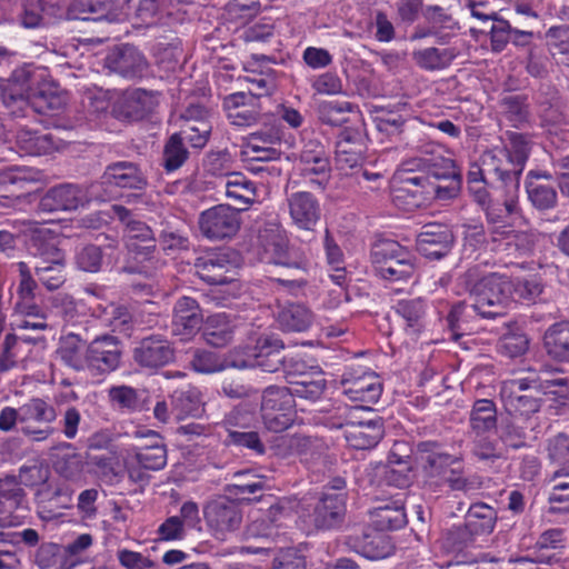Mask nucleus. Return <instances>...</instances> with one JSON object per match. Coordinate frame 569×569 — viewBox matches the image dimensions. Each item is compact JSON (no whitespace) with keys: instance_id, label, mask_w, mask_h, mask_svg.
I'll use <instances>...</instances> for the list:
<instances>
[{"instance_id":"nucleus-33","label":"nucleus","mask_w":569,"mask_h":569,"mask_svg":"<svg viewBox=\"0 0 569 569\" xmlns=\"http://www.w3.org/2000/svg\"><path fill=\"white\" fill-rule=\"evenodd\" d=\"M170 406L177 419L196 417L202 411L201 392L192 386L177 389L170 396Z\"/></svg>"},{"instance_id":"nucleus-35","label":"nucleus","mask_w":569,"mask_h":569,"mask_svg":"<svg viewBox=\"0 0 569 569\" xmlns=\"http://www.w3.org/2000/svg\"><path fill=\"white\" fill-rule=\"evenodd\" d=\"M159 103V97L152 91L133 89L126 93L123 110L128 118L140 120L151 113Z\"/></svg>"},{"instance_id":"nucleus-8","label":"nucleus","mask_w":569,"mask_h":569,"mask_svg":"<svg viewBox=\"0 0 569 569\" xmlns=\"http://www.w3.org/2000/svg\"><path fill=\"white\" fill-rule=\"evenodd\" d=\"M132 358L142 369L158 370L174 361L176 350L167 337L152 333L137 342Z\"/></svg>"},{"instance_id":"nucleus-11","label":"nucleus","mask_w":569,"mask_h":569,"mask_svg":"<svg viewBox=\"0 0 569 569\" xmlns=\"http://www.w3.org/2000/svg\"><path fill=\"white\" fill-rule=\"evenodd\" d=\"M241 263L239 251L224 253H212L208 257L198 258L196 267L201 279L210 284H222L230 282L232 278L227 273L237 269Z\"/></svg>"},{"instance_id":"nucleus-36","label":"nucleus","mask_w":569,"mask_h":569,"mask_svg":"<svg viewBox=\"0 0 569 569\" xmlns=\"http://www.w3.org/2000/svg\"><path fill=\"white\" fill-rule=\"evenodd\" d=\"M565 531L560 528H552L543 531L531 548L536 561L552 565L559 561L556 549L565 547Z\"/></svg>"},{"instance_id":"nucleus-24","label":"nucleus","mask_w":569,"mask_h":569,"mask_svg":"<svg viewBox=\"0 0 569 569\" xmlns=\"http://www.w3.org/2000/svg\"><path fill=\"white\" fill-rule=\"evenodd\" d=\"M383 435V422L380 417L367 419L363 425L352 426L343 431L347 445L357 450L375 448Z\"/></svg>"},{"instance_id":"nucleus-5","label":"nucleus","mask_w":569,"mask_h":569,"mask_svg":"<svg viewBox=\"0 0 569 569\" xmlns=\"http://www.w3.org/2000/svg\"><path fill=\"white\" fill-rule=\"evenodd\" d=\"M20 432L29 440L41 442L50 438L56 429L51 426L58 413L53 405L42 398H31L21 406Z\"/></svg>"},{"instance_id":"nucleus-60","label":"nucleus","mask_w":569,"mask_h":569,"mask_svg":"<svg viewBox=\"0 0 569 569\" xmlns=\"http://www.w3.org/2000/svg\"><path fill=\"white\" fill-rule=\"evenodd\" d=\"M547 457L557 468L569 465V435L559 432L549 438L546 445Z\"/></svg>"},{"instance_id":"nucleus-53","label":"nucleus","mask_w":569,"mask_h":569,"mask_svg":"<svg viewBox=\"0 0 569 569\" xmlns=\"http://www.w3.org/2000/svg\"><path fill=\"white\" fill-rule=\"evenodd\" d=\"M152 251H123L122 264L119 270L126 273L151 274L153 262Z\"/></svg>"},{"instance_id":"nucleus-4","label":"nucleus","mask_w":569,"mask_h":569,"mask_svg":"<svg viewBox=\"0 0 569 569\" xmlns=\"http://www.w3.org/2000/svg\"><path fill=\"white\" fill-rule=\"evenodd\" d=\"M296 403L287 387L269 386L261 393L260 415L264 427L272 432H282L295 421Z\"/></svg>"},{"instance_id":"nucleus-23","label":"nucleus","mask_w":569,"mask_h":569,"mask_svg":"<svg viewBox=\"0 0 569 569\" xmlns=\"http://www.w3.org/2000/svg\"><path fill=\"white\" fill-rule=\"evenodd\" d=\"M343 392L355 401L375 403L381 396L382 386L372 372H366L359 377L345 373L341 380Z\"/></svg>"},{"instance_id":"nucleus-18","label":"nucleus","mask_w":569,"mask_h":569,"mask_svg":"<svg viewBox=\"0 0 569 569\" xmlns=\"http://www.w3.org/2000/svg\"><path fill=\"white\" fill-rule=\"evenodd\" d=\"M407 251H370V258L373 263L377 276L397 281L411 277L413 264L410 258L403 257Z\"/></svg>"},{"instance_id":"nucleus-37","label":"nucleus","mask_w":569,"mask_h":569,"mask_svg":"<svg viewBox=\"0 0 569 569\" xmlns=\"http://www.w3.org/2000/svg\"><path fill=\"white\" fill-rule=\"evenodd\" d=\"M395 312L406 321V332L418 336L425 328L426 305L420 298L399 300L393 306Z\"/></svg>"},{"instance_id":"nucleus-45","label":"nucleus","mask_w":569,"mask_h":569,"mask_svg":"<svg viewBox=\"0 0 569 569\" xmlns=\"http://www.w3.org/2000/svg\"><path fill=\"white\" fill-rule=\"evenodd\" d=\"M530 345L528 336L518 327L508 328L498 341V351L508 358H518L523 356Z\"/></svg>"},{"instance_id":"nucleus-14","label":"nucleus","mask_w":569,"mask_h":569,"mask_svg":"<svg viewBox=\"0 0 569 569\" xmlns=\"http://www.w3.org/2000/svg\"><path fill=\"white\" fill-rule=\"evenodd\" d=\"M209 111L201 104H190L181 114V132L192 148L202 149L211 132Z\"/></svg>"},{"instance_id":"nucleus-51","label":"nucleus","mask_w":569,"mask_h":569,"mask_svg":"<svg viewBox=\"0 0 569 569\" xmlns=\"http://www.w3.org/2000/svg\"><path fill=\"white\" fill-rule=\"evenodd\" d=\"M455 54L448 50L426 48L413 52V59L418 66L428 70L443 69L453 60Z\"/></svg>"},{"instance_id":"nucleus-39","label":"nucleus","mask_w":569,"mask_h":569,"mask_svg":"<svg viewBox=\"0 0 569 569\" xmlns=\"http://www.w3.org/2000/svg\"><path fill=\"white\" fill-rule=\"evenodd\" d=\"M372 526L381 532L399 530L407 523V515L402 506L386 503L370 512Z\"/></svg>"},{"instance_id":"nucleus-49","label":"nucleus","mask_w":569,"mask_h":569,"mask_svg":"<svg viewBox=\"0 0 569 569\" xmlns=\"http://www.w3.org/2000/svg\"><path fill=\"white\" fill-rule=\"evenodd\" d=\"M526 190L528 199L532 206L539 210H548L557 204V191L548 183L532 180L527 182Z\"/></svg>"},{"instance_id":"nucleus-15","label":"nucleus","mask_w":569,"mask_h":569,"mask_svg":"<svg viewBox=\"0 0 569 569\" xmlns=\"http://www.w3.org/2000/svg\"><path fill=\"white\" fill-rule=\"evenodd\" d=\"M485 171L495 174L499 180L510 183L512 190L519 187V176L522 170L511 158L507 147H495L481 157Z\"/></svg>"},{"instance_id":"nucleus-30","label":"nucleus","mask_w":569,"mask_h":569,"mask_svg":"<svg viewBox=\"0 0 569 569\" xmlns=\"http://www.w3.org/2000/svg\"><path fill=\"white\" fill-rule=\"evenodd\" d=\"M32 471H39L37 466H22L19 469V476L8 475L0 478V500L10 502L12 509L22 506L26 498V491L20 487L21 483L32 486L34 482L27 479L26 476Z\"/></svg>"},{"instance_id":"nucleus-7","label":"nucleus","mask_w":569,"mask_h":569,"mask_svg":"<svg viewBox=\"0 0 569 569\" xmlns=\"http://www.w3.org/2000/svg\"><path fill=\"white\" fill-rule=\"evenodd\" d=\"M123 346L118 337L98 336L87 345L86 368L99 375L110 373L120 367Z\"/></svg>"},{"instance_id":"nucleus-41","label":"nucleus","mask_w":569,"mask_h":569,"mask_svg":"<svg viewBox=\"0 0 569 569\" xmlns=\"http://www.w3.org/2000/svg\"><path fill=\"white\" fill-rule=\"evenodd\" d=\"M540 396L541 395L537 393H518L513 391L506 395L505 391V408L511 417H529L539 411L541 407Z\"/></svg>"},{"instance_id":"nucleus-27","label":"nucleus","mask_w":569,"mask_h":569,"mask_svg":"<svg viewBox=\"0 0 569 569\" xmlns=\"http://www.w3.org/2000/svg\"><path fill=\"white\" fill-rule=\"evenodd\" d=\"M110 68L126 78L141 77L147 69L143 54L134 47L123 46L108 57Z\"/></svg>"},{"instance_id":"nucleus-34","label":"nucleus","mask_w":569,"mask_h":569,"mask_svg":"<svg viewBox=\"0 0 569 569\" xmlns=\"http://www.w3.org/2000/svg\"><path fill=\"white\" fill-rule=\"evenodd\" d=\"M87 342L77 333L69 332L60 339L58 353L63 363L76 371L86 369Z\"/></svg>"},{"instance_id":"nucleus-56","label":"nucleus","mask_w":569,"mask_h":569,"mask_svg":"<svg viewBox=\"0 0 569 569\" xmlns=\"http://www.w3.org/2000/svg\"><path fill=\"white\" fill-rule=\"evenodd\" d=\"M545 236L533 230L523 232H512L511 230L495 231L492 234V242L497 243L501 240H507L505 243L507 247L515 246L517 249H522L529 246L543 244L541 239Z\"/></svg>"},{"instance_id":"nucleus-47","label":"nucleus","mask_w":569,"mask_h":569,"mask_svg":"<svg viewBox=\"0 0 569 569\" xmlns=\"http://www.w3.org/2000/svg\"><path fill=\"white\" fill-rule=\"evenodd\" d=\"M258 422L257 415L253 408L248 405H238L223 418V426L227 433H231L232 430L248 431L256 428Z\"/></svg>"},{"instance_id":"nucleus-63","label":"nucleus","mask_w":569,"mask_h":569,"mask_svg":"<svg viewBox=\"0 0 569 569\" xmlns=\"http://www.w3.org/2000/svg\"><path fill=\"white\" fill-rule=\"evenodd\" d=\"M182 0H134V16L143 22L151 21Z\"/></svg>"},{"instance_id":"nucleus-26","label":"nucleus","mask_w":569,"mask_h":569,"mask_svg":"<svg viewBox=\"0 0 569 569\" xmlns=\"http://www.w3.org/2000/svg\"><path fill=\"white\" fill-rule=\"evenodd\" d=\"M102 184L107 188L142 189L147 184L146 178L132 162L121 161L107 167L102 176Z\"/></svg>"},{"instance_id":"nucleus-58","label":"nucleus","mask_w":569,"mask_h":569,"mask_svg":"<svg viewBox=\"0 0 569 569\" xmlns=\"http://www.w3.org/2000/svg\"><path fill=\"white\" fill-rule=\"evenodd\" d=\"M310 382L296 383L295 387H287V390L291 393L292 399L300 398L315 402L319 400L327 389V380L322 372H316L315 377H311Z\"/></svg>"},{"instance_id":"nucleus-62","label":"nucleus","mask_w":569,"mask_h":569,"mask_svg":"<svg viewBox=\"0 0 569 569\" xmlns=\"http://www.w3.org/2000/svg\"><path fill=\"white\" fill-rule=\"evenodd\" d=\"M109 398L114 406L128 411H140L143 409L138 392L129 386H116L110 388Z\"/></svg>"},{"instance_id":"nucleus-38","label":"nucleus","mask_w":569,"mask_h":569,"mask_svg":"<svg viewBox=\"0 0 569 569\" xmlns=\"http://www.w3.org/2000/svg\"><path fill=\"white\" fill-rule=\"evenodd\" d=\"M266 433H260L256 428L248 431L232 430L227 433L223 443L227 447H234L239 450H247L253 456L262 457L267 453Z\"/></svg>"},{"instance_id":"nucleus-52","label":"nucleus","mask_w":569,"mask_h":569,"mask_svg":"<svg viewBox=\"0 0 569 569\" xmlns=\"http://www.w3.org/2000/svg\"><path fill=\"white\" fill-rule=\"evenodd\" d=\"M246 473L247 471L236 473L234 478L237 482L228 486V490L230 493L241 496L244 500L259 501L262 495L257 493L262 492L267 488V485L260 476H253L252 480L244 481L242 478Z\"/></svg>"},{"instance_id":"nucleus-10","label":"nucleus","mask_w":569,"mask_h":569,"mask_svg":"<svg viewBox=\"0 0 569 569\" xmlns=\"http://www.w3.org/2000/svg\"><path fill=\"white\" fill-rule=\"evenodd\" d=\"M199 228L210 240L232 238L240 228L239 212L227 204L214 206L201 212Z\"/></svg>"},{"instance_id":"nucleus-59","label":"nucleus","mask_w":569,"mask_h":569,"mask_svg":"<svg viewBox=\"0 0 569 569\" xmlns=\"http://www.w3.org/2000/svg\"><path fill=\"white\" fill-rule=\"evenodd\" d=\"M516 419L515 417L501 419L499 425V437L501 441L512 449L525 447L527 438L526 429L519 426Z\"/></svg>"},{"instance_id":"nucleus-28","label":"nucleus","mask_w":569,"mask_h":569,"mask_svg":"<svg viewBox=\"0 0 569 569\" xmlns=\"http://www.w3.org/2000/svg\"><path fill=\"white\" fill-rule=\"evenodd\" d=\"M200 330L208 345L222 348L232 341L234 326L226 313H216L202 322Z\"/></svg>"},{"instance_id":"nucleus-20","label":"nucleus","mask_w":569,"mask_h":569,"mask_svg":"<svg viewBox=\"0 0 569 569\" xmlns=\"http://www.w3.org/2000/svg\"><path fill=\"white\" fill-rule=\"evenodd\" d=\"M274 320L283 332H306L313 322V312L300 302L278 301Z\"/></svg>"},{"instance_id":"nucleus-54","label":"nucleus","mask_w":569,"mask_h":569,"mask_svg":"<svg viewBox=\"0 0 569 569\" xmlns=\"http://www.w3.org/2000/svg\"><path fill=\"white\" fill-rule=\"evenodd\" d=\"M300 158L306 173L321 174L328 170V159L323 147L319 143L310 142L305 146Z\"/></svg>"},{"instance_id":"nucleus-64","label":"nucleus","mask_w":569,"mask_h":569,"mask_svg":"<svg viewBox=\"0 0 569 569\" xmlns=\"http://www.w3.org/2000/svg\"><path fill=\"white\" fill-rule=\"evenodd\" d=\"M288 239L282 227L277 222H268L258 232V244L263 249H283Z\"/></svg>"},{"instance_id":"nucleus-61","label":"nucleus","mask_w":569,"mask_h":569,"mask_svg":"<svg viewBox=\"0 0 569 569\" xmlns=\"http://www.w3.org/2000/svg\"><path fill=\"white\" fill-rule=\"evenodd\" d=\"M274 36V22L271 18L260 20L243 28L240 38L244 42L266 43Z\"/></svg>"},{"instance_id":"nucleus-29","label":"nucleus","mask_w":569,"mask_h":569,"mask_svg":"<svg viewBox=\"0 0 569 569\" xmlns=\"http://www.w3.org/2000/svg\"><path fill=\"white\" fill-rule=\"evenodd\" d=\"M497 519L498 513L495 508L483 502H477L469 507L465 516V523L478 539L492 533Z\"/></svg>"},{"instance_id":"nucleus-25","label":"nucleus","mask_w":569,"mask_h":569,"mask_svg":"<svg viewBox=\"0 0 569 569\" xmlns=\"http://www.w3.org/2000/svg\"><path fill=\"white\" fill-rule=\"evenodd\" d=\"M510 391L518 393L555 395L560 398L568 397L567 380L563 378L542 380L536 372L529 371L523 378L510 381Z\"/></svg>"},{"instance_id":"nucleus-50","label":"nucleus","mask_w":569,"mask_h":569,"mask_svg":"<svg viewBox=\"0 0 569 569\" xmlns=\"http://www.w3.org/2000/svg\"><path fill=\"white\" fill-rule=\"evenodd\" d=\"M111 211L113 216L127 224L124 237L128 240H139L146 242L153 239L152 230L144 222L129 219L130 211L127 208L114 204L111 207Z\"/></svg>"},{"instance_id":"nucleus-46","label":"nucleus","mask_w":569,"mask_h":569,"mask_svg":"<svg viewBox=\"0 0 569 569\" xmlns=\"http://www.w3.org/2000/svg\"><path fill=\"white\" fill-rule=\"evenodd\" d=\"M110 11L107 0H77L68 8V18L71 20H98Z\"/></svg>"},{"instance_id":"nucleus-9","label":"nucleus","mask_w":569,"mask_h":569,"mask_svg":"<svg viewBox=\"0 0 569 569\" xmlns=\"http://www.w3.org/2000/svg\"><path fill=\"white\" fill-rule=\"evenodd\" d=\"M342 542L349 549L368 559H382L390 555V538L375 526L355 528L345 535Z\"/></svg>"},{"instance_id":"nucleus-31","label":"nucleus","mask_w":569,"mask_h":569,"mask_svg":"<svg viewBox=\"0 0 569 569\" xmlns=\"http://www.w3.org/2000/svg\"><path fill=\"white\" fill-rule=\"evenodd\" d=\"M479 316L475 303L465 301L453 305L446 317V327L453 340H458L473 330V320Z\"/></svg>"},{"instance_id":"nucleus-40","label":"nucleus","mask_w":569,"mask_h":569,"mask_svg":"<svg viewBox=\"0 0 569 569\" xmlns=\"http://www.w3.org/2000/svg\"><path fill=\"white\" fill-rule=\"evenodd\" d=\"M470 428L480 436L497 428V409L490 399H478L470 412Z\"/></svg>"},{"instance_id":"nucleus-44","label":"nucleus","mask_w":569,"mask_h":569,"mask_svg":"<svg viewBox=\"0 0 569 569\" xmlns=\"http://www.w3.org/2000/svg\"><path fill=\"white\" fill-rule=\"evenodd\" d=\"M510 302H535L542 293L543 286L536 277L509 279Z\"/></svg>"},{"instance_id":"nucleus-6","label":"nucleus","mask_w":569,"mask_h":569,"mask_svg":"<svg viewBox=\"0 0 569 569\" xmlns=\"http://www.w3.org/2000/svg\"><path fill=\"white\" fill-rule=\"evenodd\" d=\"M203 516L212 535L217 539L224 540L228 533L241 527L243 512L236 500L227 496H218L204 505Z\"/></svg>"},{"instance_id":"nucleus-55","label":"nucleus","mask_w":569,"mask_h":569,"mask_svg":"<svg viewBox=\"0 0 569 569\" xmlns=\"http://www.w3.org/2000/svg\"><path fill=\"white\" fill-rule=\"evenodd\" d=\"M352 108L348 101H323L318 104V118L322 123L339 126L346 121V113L351 112Z\"/></svg>"},{"instance_id":"nucleus-19","label":"nucleus","mask_w":569,"mask_h":569,"mask_svg":"<svg viewBox=\"0 0 569 569\" xmlns=\"http://www.w3.org/2000/svg\"><path fill=\"white\" fill-rule=\"evenodd\" d=\"M284 342L273 335H261L251 348L254 368L264 372L278 371L284 361Z\"/></svg>"},{"instance_id":"nucleus-12","label":"nucleus","mask_w":569,"mask_h":569,"mask_svg":"<svg viewBox=\"0 0 569 569\" xmlns=\"http://www.w3.org/2000/svg\"><path fill=\"white\" fill-rule=\"evenodd\" d=\"M347 496V493H321L311 515L313 526L321 530L340 527L346 517Z\"/></svg>"},{"instance_id":"nucleus-16","label":"nucleus","mask_w":569,"mask_h":569,"mask_svg":"<svg viewBox=\"0 0 569 569\" xmlns=\"http://www.w3.org/2000/svg\"><path fill=\"white\" fill-rule=\"evenodd\" d=\"M287 207L292 223L302 230H312L320 219V204L307 191H297L287 197Z\"/></svg>"},{"instance_id":"nucleus-57","label":"nucleus","mask_w":569,"mask_h":569,"mask_svg":"<svg viewBox=\"0 0 569 569\" xmlns=\"http://www.w3.org/2000/svg\"><path fill=\"white\" fill-rule=\"evenodd\" d=\"M253 183L243 177L241 173H230L224 182V193L228 198L234 199L242 204L250 201V196L253 194Z\"/></svg>"},{"instance_id":"nucleus-42","label":"nucleus","mask_w":569,"mask_h":569,"mask_svg":"<svg viewBox=\"0 0 569 569\" xmlns=\"http://www.w3.org/2000/svg\"><path fill=\"white\" fill-rule=\"evenodd\" d=\"M64 260L62 258H40L36 263L34 270L39 280L49 290L59 289L66 281L63 274Z\"/></svg>"},{"instance_id":"nucleus-13","label":"nucleus","mask_w":569,"mask_h":569,"mask_svg":"<svg viewBox=\"0 0 569 569\" xmlns=\"http://www.w3.org/2000/svg\"><path fill=\"white\" fill-rule=\"evenodd\" d=\"M202 322V310L196 299L183 296L177 300L171 326L174 336L188 340L200 330Z\"/></svg>"},{"instance_id":"nucleus-43","label":"nucleus","mask_w":569,"mask_h":569,"mask_svg":"<svg viewBox=\"0 0 569 569\" xmlns=\"http://www.w3.org/2000/svg\"><path fill=\"white\" fill-rule=\"evenodd\" d=\"M17 141L21 149L33 156L50 153L57 148L50 133H38L27 129L18 132Z\"/></svg>"},{"instance_id":"nucleus-21","label":"nucleus","mask_w":569,"mask_h":569,"mask_svg":"<svg viewBox=\"0 0 569 569\" xmlns=\"http://www.w3.org/2000/svg\"><path fill=\"white\" fill-rule=\"evenodd\" d=\"M137 438H150V445H141L132 448L137 465L147 470H160L167 465V448L161 436L153 430L137 431Z\"/></svg>"},{"instance_id":"nucleus-17","label":"nucleus","mask_w":569,"mask_h":569,"mask_svg":"<svg viewBox=\"0 0 569 569\" xmlns=\"http://www.w3.org/2000/svg\"><path fill=\"white\" fill-rule=\"evenodd\" d=\"M416 451L429 479L439 477L447 468L460 461L459 457L447 452L445 446L438 441H420Z\"/></svg>"},{"instance_id":"nucleus-48","label":"nucleus","mask_w":569,"mask_h":569,"mask_svg":"<svg viewBox=\"0 0 569 569\" xmlns=\"http://www.w3.org/2000/svg\"><path fill=\"white\" fill-rule=\"evenodd\" d=\"M183 133L176 132L168 139L163 150V166L168 172L179 169L188 159V150L183 146Z\"/></svg>"},{"instance_id":"nucleus-22","label":"nucleus","mask_w":569,"mask_h":569,"mask_svg":"<svg viewBox=\"0 0 569 569\" xmlns=\"http://www.w3.org/2000/svg\"><path fill=\"white\" fill-rule=\"evenodd\" d=\"M82 203L81 190L71 183L50 188L40 199L39 209L43 212L72 211Z\"/></svg>"},{"instance_id":"nucleus-2","label":"nucleus","mask_w":569,"mask_h":569,"mask_svg":"<svg viewBox=\"0 0 569 569\" xmlns=\"http://www.w3.org/2000/svg\"><path fill=\"white\" fill-rule=\"evenodd\" d=\"M509 278L491 273L478 280L470 289V297L479 317L496 319L506 315L510 302Z\"/></svg>"},{"instance_id":"nucleus-1","label":"nucleus","mask_w":569,"mask_h":569,"mask_svg":"<svg viewBox=\"0 0 569 569\" xmlns=\"http://www.w3.org/2000/svg\"><path fill=\"white\" fill-rule=\"evenodd\" d=\"M3 101H22L30 103L39 113L56 112L63 109L66 97L59 87L47 78L44 70L19 69L6 81L0 78Z\"/></svg>"},{"instance_id":"nucleus-32","label":"nucleus","mask_w":569,"mask_h":569,"mask_svg":"<svg viewBox=\"0 0 569 569\" xmlns=\"http://www.w3.org/2000/svg\"><path fill=\"white\" fill-rule=\"evenodd\" d=\"M547 355L559 362H569V322H558L543 335Z\"/></svg>"},{"instance_id":"nucleus-3","label":"nucleus","mask_w":569,"mask_h":569,"mask_svg":"<svg viewBox=\"0 0 569 569\" xmlns=\"http://www.w3.org/2000/svg\"><path fill=\"white\" fill-rule=\"evenodd\" d=\"M22 228L12 227L13 230H0V249H14L19 247H44L58 249L67 246L60 228L56 223L22 222Z\"/></svg>"}]
</instances>
